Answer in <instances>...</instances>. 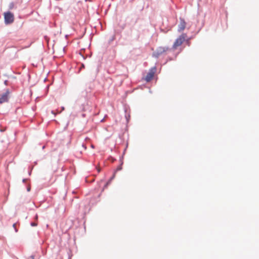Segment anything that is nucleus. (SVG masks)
Returning <instances> with one entry per match:
<instances>
[{
  "label": "nucleus",
  "mask_w": 259,
  "mask_h": 259,
  "mask_svg": "<svg viewBox=\"0 0 259 259\" xmlns=\"http://www.w3.org/2000/svg\"><path fill=\"white\" fill-rule=\"evenodd\" d=\"M186 23L183 19H180V24L178 25V31L179 32L183 31L186 28Z\"/></svg>",
  "instance_id": "obj_5"
},
{
  "label": "nucleus",
  "mask_w": 259,
  "mask_h": 259,
  "mask_svg": "<svg viewBox=\"0 0 259 259\" xmlns=\"http://www.w3.org/2000/svg\"><path fill=\"white\" fill-rule=\"evenodd\" d=\"M92 110V107L88 104L84 105L83 109L82 110L85 113L82 114V116L83 117H89L91 114V111Z\"/></svg>",
  "instance_id": "obj_3"
},
{
  "label": "nucleus",
  "mask_w": 259,
  "mask_h": 259,
  "mask_svg": "<svg viewBox=\"0 0 259 259\" xmlns=\"http://www.w3.org/2000/svg\"><path fill=\"white\" fill-rule=\"evenodd\" d=\"M154 56H155L156 57H157V56L155 55V54H154Z\"/></svg>",
  "instance_id": "obj_16"
},
{
  "label": "nucleus",
  "mask_w": 259,
  "mask_h": 259,
  "mask_svg": "<svg viewBox=\"0 0 259 259\" xmlns=\"http://www.w3.org/2000/svg\"><path fill=\"white\" fill-rule=\"evenodd\" d=\"M31 225L32 226H36L37 225V224H36V223H32L31 224Z\"/></svg>",
  "instance_id": "obj_9"
},
{
  "label": "nucleus",
  "mask_w": 259,
  "mask_h": 259,
  "mask_svg": "<svg viewBox=\"0 0 259 259\" xmlns=\"http://www.w3.org/2000/svg\"><path fill=\"white\" fill-rule=\"evenodd\" d=\"M155 74V68L151 69L149 72L147 73L146 76L145 77L144 79L147 81L149 82L151 81L154 75Z\"/></svg>",
  "instance_id": "obj_4"
},
{
  "label": "nucleus",
  "mask_w": 259,
  "mask_h": 259,
  "mask_svg": "<svg viewBox=\"0 0 259 259\" xmlns=\"http://www.w3.org/2000/svg\"><path fill=\"white\" fill-rule=\"evenodd\" d=\"M52 113L53 114H54V115H56V113H55L54 111H52Z\"/></svg>",
  "instance_id": "obj_11"
},
{
  "label": "nucleus",
  "mask_w": 259,
  "mask_h": 259,
  "mask_svg": "<svg viewBox=\"0 0 259 259\" xmlns=\"http://www.w3.org/2000/svg\"><path fill=\"white\" fill-rule=\"evenodd\" d=\"M30 187H28V188H27V191H30Z\"/></svg>",
  "instance_id": "obj_12"
},
{
  "label": "nucleus",
  "mask_w": 259,
  "mask_h": 259,
  "mask_svg": "<svg viewBox=\"0 0 259 259\" xmlns=\"http://www.w3.org/2000/svg\"><path fill=\"white\" fill-rule=\"evenodd\" d=\"M14 4L13 3H12L9 5V9H12L14 8Z\"/></svg>",
  "instance_id": "obj_7"
},
{
  "label": "nucleus",
  "mask_w": 259,
  "mask_h": 259,
  "mask_svg": "<svg viewBox=\"0 0 259 259\" xmlns=\"http://www.w3.org/2000/svg\"><path fill=\"white\" fill-rule=\"evenodd\" d=\"M27 259H34V257L33 255H31L27 258Z\"/></svg>",
  "instance_id": "obj_8"
},
{
  "label": "nucleus",
  "mask_w": 259,
  "mask_h": 259,
  "mask_svg": "<svg viewBox=\"0 0 259 259\" xmlns=\"http://www.w3.org/2000/svg\"><path fill=\"white\" fill-rule=\"evenodd\" d=\"M186 42L188 45L189 44V39L187 38V35L186 33H183L175 40L173 47L177 48L181 46L183 43Z\"/></svg>",
  "instance_id": "obj_1"
},
{
  "label": "nucleus",
  "mask_w": 259,
  "mask_h": 259,
  "mask_svg": "<svg viewBox=\"0 0 259 259\" xmlns=\"http://www.w3.org/2000/svg\"><path fill=\"white\" fill-rule=\"evenodd\" d=\"M9 92L7 91L0 96V104L7 102L9 100Z\"/></svg>",
  "instance_id": "obj_6"
},
{
  "label": "nucleus",
  "mask_w": 259,
  "mask_h": 259,
  "mask_svg": "<svg viewBox=\"0 0 259 259\" xmlns=\"http://www.w3.org/2000/svg\"><path fill=\"white\" fill-rule=\"evenodd\" d=\"M25 181H26V179H24V180H23V182H25Z\"/></svg>",
  "instance_id": "obj_13"
},
{
  "label": "nucleus",
  "mask_w": 259,
  "mask_h": 259,
  "mask_svg": "<svg viewBox=\"0 0 259 259\" xmlns=\"http://www.w3.org/2000/svg\"><path fill=\"white\" fill-rule=\"evenodd\" d=\"M81 66H82V68L84 67L83 64H82Z\"/></svg>",
  "instance_id": "obj_14"
},
{
  "label": "nucleus",
  "mask_w": 259,
  "mask_h": 259,
  "mask_svg": "<svg viewBox=\"0 0 259 259\" xmlns=\"http://www.w3.org/2000/svg\"><path fill=\"white\" fill-rule=\"evenodd\" d=\"M16 224H13V227H14V228H15V227H16Z\"/></svg>",
  "instance_id": "obj_10"
},
{
  "label": "nucleus",
  "mask_w": 259,
  "mask_h": 259,
  "mask_svg": "<svg viewBox=\"0 0 259 259\" xmlns=\"http://www.w3.org/2000/svg\"><path fill=\"white\" fill-rule=\"evenodd\" d=\"M5 22L6 24L12 23L14 20V15L10 12L4 13Z\"/></svg>",
  "instance_id": "obj_2"
},
{
  "label": "nucleus",
  "mask_w": 259,
  "mask_h": 259,
  "mask_svg": "<svg viewBox=\"0 0 259 259\" xmlns=\"http://www.w3.org/2000/svg\"><path fill=\"white\" fill-rule=\"evenodd\" d=\"M63 53H65V50H63Z\"/></svg>",
  "instance_id": "obj_15"
}]
</instances>
